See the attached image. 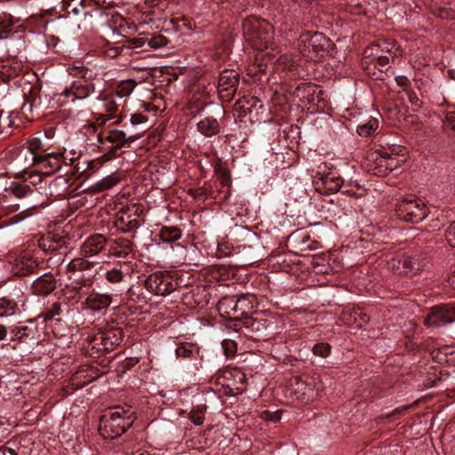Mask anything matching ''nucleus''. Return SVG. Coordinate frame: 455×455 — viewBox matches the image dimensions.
I'll return each instance as SVG.
<instances>
[{"mask_svg":"<svg viewBox=\"0 0 455 455\" xmlns=\"http://www.w3.org/2000/svg\"><path fill=\"white\" fill-rule=\"evenodd\" d=\"M134 420L130 406H116L106 412L100 422V434L104 439H115L124 433Z\"/></svg>","mask_w":455,"mask_h":455,"instance_id":"obj_1","label":"nucleus"},{"mask_svg":"<svg viewBox=\"0 0 455 455\" xmlns=\"http://www.w3.org/2000/svg\"><path fill=\"white\" fill-rule=\"evenodd\" d=\"M243 34L253 48L259 51L267 49L274 38L273 26L266 20L250 15L242 23Z\"/></svg>","mask_w":455,"mask_h":455,"instance_id":"obj_2","label":"nucleus"},{"mask_svg":"<svg viewBox=\"0 0 455 455\" xmlns=\"http://www.w3.org/2000/svg\"><path fill=\"white\" fill-rule=\"evenodd\" d=\"M324 387V384L319 376L312 377L308 382L294 376L289 379L283 392L286 397L292 400L309 403L321 396Z\"/></svg>","mask_w":455,"mask_h":455,"instance_id":"obj_3","label":"nucleus"},{"mask_svg":"<svg viewBox=\"0 0 455 455\" xmlns=\"http://www.w3.org/2000/svg\"><path fill=\"white\" fill-rule=\"evenodd\" d=\"M133 140L134 139L132 137L127 139L125 132L119 130L109 131L107 135H104L103 132L97 135L99 149L100 152L104 153L107 160L116 157L118 151L126 142Z\"/></svg>","mask_w":455,"mask_h":455,"instance_id":"obj_4","label":"nucleus"},{"mask_svg":"<svg viewBox=\"0 0 455 455\" xmlns=\"http://www.w3.org/2000/svg\"><path fill=\"white\" fill-rule=\"evenodd\" d=\"M299 47L303 55L311 59L322 57L330 47V39L320 32H305L299 36Z\"/></svg>","mask_w":455,"mask_h":455,"instance_id":"obj_5","label":"nucleus"},{"mask_svg":"<svg viewBox=\"0 0 455 455\" xmlns=\"http://www.w3.org/2000/svg\"><path fill=\"white\" fill-rule=\"evenodd\" d=\"M95 86L89 81L74 80L58 95V101L64 105L68 102H75L76 100H84L94 92Z\"/></svg>","mask_w":455,"mask_h":455,"instance_id":"obj_6","label":"nucleus"},{"mask_svg":"<svg viewBox=\"0 0 455 455\" xmlns=\"http://www.w3.org/2000/svg\"><path fill=\"white\" fill-rule=\"evenodd\" d=\"M62 164H67L63 153L35 154L33 156V165L38 166L44 176L59 172Z\"/></svg>","mask_w":455,"mask_h":455,"instance_id":"obj_7","label":"nucleus"},{"mask_svg":"<svg viewBox=\"0 0 455 455\" xmlns=\"http://www.w3.org/2000/svg\"><path fill=\"white\" fill-rule=\"evenodd\" d=\"M239 76L234 70H223L219 76L218 89L222 99L231 100L237 90Z\"/></svg>","mask_w":455,"mask_h":455,"instance_id":"obj_8","label":"nucleus"},{"mask_svg":"<svg viewBox=\"0 0 455 455\" xmlns=\"http://www.w3.org/2000/svg\"><path fill=\"white\" fill-rule=\"evenodd\" d=\"M455 313V307L438 306L432 308L429 315L425 319V324L427 327H436L451 323L455 322V317L451 314Z\"/></svg>","mask_w":455,"mask_h":455,"instance_id":"obj_9","label":"nucleus"},{"mask_svg":"<svg viewBox=\"0 0 455 455\" xmlns=\"http://www.w3.org/2000/svg\"><path fill=\"white\" fill-rule=\"evenodd\" d=\"M123 340V332L120 329H111L105 332L98 333L92 339L93 347L98 350H113Z\"/></svg>","mask_w":455,"mask_h":455,"instance_id":"obj_10","label":"nucleus"},{"mask_svg":"<svg viewBox=\"0 0 455 455\" xmlns=\"http://www.w3.org/2000/svg\"><path fill=\"white\" fill-rule=\"evenodd\" d=\"M314 186L315 191L320 195L330 196L339 192L340 188V180L339 178L326 175L314 181Z\"/></svg>","mask_w":455,"mask_h":455,"instance_id":"obj_11","label":"nucleus"},{"mask_svg":"<svg viewBox=\"0 0 455 455\" xmlns=\"http://www.w3.org/2000/svg\"><path fill=\"white\" fill-rule=\"evenodd\" d=\"M414 259L409 256H403L399 259H392L388 262V267L397 274H410L415 273L419 270V265L417 264Z\"/></svg>","mask_w":455,"mask_h":455,"instance_id":"obj_12","label":"nucleus"},{"mask_svg":"<svg viewBox=\"0 0 455 455\" xmlns=\"http://www.w3.org/2000/svg\"><path fill=\"white\" fill-rule=\"evenodd\" d=\"M55 288L54 278L50 274H44L32 283V292L37 296H46Z\"/></svg>","mask_w":455,"mask_h":455,"instance_id":"obj_13","label":"nucleus"},{"mask_svg":"<svg viewBox=\"0 0 455 455\" xmlns=\"http://www.w3.org/2000/svg\"><path fill=\"white\" fill-rule=\"evenodd\" d=\"M106 239L101 235H92L86 239L82 245V254L84 257L97 255L104 247Z\"/></svg>","mask_w":455,"mask_h":455,"instance_id":"obj_14","label":"nucleus"},{"mask_svg":"<svg viewBox=\"0 0 455 455\" xmlns=\"http://www.w3.org/2000/svg\"><path fill=\"white\" fill-rule=\"evenodd\" d=\"M121 210L122 213L120 216V220L122 221H126L132 227L140 226V215L142 213V209L139 204H132L131 205H127L126 209H124V205H122Z\"/></svg>","mask_w":455,"mask_h":455,"instance_id":"obj_15","label":"nucleus"},{"mask_svg":"<svg viewBox=\"0 0 455 455\" xmlns=\"http://www.w3.org/2000/svg\"><path fill=\"white\" fill-rule=\"evenodd\" d=\"M198 132L205 137H212L220 131L218 120L212 116H207L200 120L196 124Z\"/></svg>","mask_w":455,"mask_h":455,"instance_id":"obj_16","label":"nucleus"},{"mask_svg":"<svg viewBox=\"0 0 455 455\" xmlns=\"http://www.w3.org/2000/svg\"><path fill=\"white\" fill-rule=\"evenodd\" d=\"M404 204V210L411 215L412 218L411 220L418 221L419 220H423L426 217V212L423 211L424 203L423 201H403Z\"/></svg>","mask_w":455,"mask_h":455,"instance_id":"obj_17","label":"nucleus"},{"mask_svg":"<svg viewBox=\"0 0 455 455\" xmlns=\"http://www.w3.org/2000/svg\"><path fill=\"white\" fill-rule=\"evenodd\" d=\"M198 353V347L192 343L180 344L175 349L176 356L181 359L194 358Z\"/></svg>","mask_w":455,"mask_h":455,"instance_id":"obj_18","label":"nucleus"},{"mask_svg":"<svg viewBox=\"0 0 455 455\" xmlns=\"http://www.w3.org/2000/svg\"><path fill=\"white\" fill-rule=\"evenodd\" d=\"M214 172L220 179L224 187H229L231 184V175L228 168L220 160L213 165Z\"/></svg>","mask_w":455,"mask_h":455,"instance_id":"obj_19","label":"nucleus"},{"mask_svg":"<svg viewBox=\"0 0 455 455\" xmlns=\"http://www.w3.org/2000/svg\"><path fill=\"white\" fill-rule=\"evenodd\" d=\"M159 235L164 243H172L181 237V231L175 227H163Z\"/></svg>","mask_w":455,"mask_h":455,"instance_id":"obj_20","label":"nucleus"},{"mask_svg":"<svg viewBox=\"0 0 455 455\" xmlns=\"http://www.w3.org/2000/svg\"><path fill=\"white\" fill-rule=\"evenodd\" d=\"M18 311L17 304L12 299L0 298V317L13 315Z\"/></svg>","mask_w":455,"mask_h":455,"instance_id":"obj_21","label":"nucleus"},{"mask_svg":"<svg viewBox=\"0 0 455 455\" xmlns=\"http://www.w3.org/2000/svg\"><path fill=\"white\" fill-rule=\"evenodd\" d=\"M119 182H120L119 176L113 173L111 175L105 177L99 182H97L93 186V188L97 192H101V191H104V190L113 188L114 186L117 185Z\"/></svg>","mask_w":455,"mask_h":455,"instance_id":"obj_22","label":"nucleus"},{"mask_svg":"<svg viewBox=\"0 0 455 455\" xmlns=\"http://www.w3.org/2000/svg\"><path fill=\"white\" fill-rule=\"evenodd\" d=\"M136 82L132 79L123 80L117 84L116 94L119 98L129 96L136 86Z\"/></svg>","mask_w":455,"mask_h":455,"instance_id":"obj_23","label":"nucleus"},{"mask_svg":"<svg viewBox=\"0 0 455 455\" xmlns=\"http://www.w3.org/2000/svg\"><path fill=\"white\" fill-rule=\"evenodd\" d=\"M169 40L161 34L148 36V45L152 49H160L167 45Z\"/></svg>","mask_w":455,"mask_h":455,"instance_id":"obj_24","label":"nucleus"},{"mask_svg":"<svg viewBox=\"0 0 455 455\" xmlns=\"http://www.w3.org/2000/svg\"><path fill=\"white\" fill-rule=\"evenodd\" d=\"M205 410V405H197L192 409L189 418L195 425L201 426L204 423Z\"/></svg>","mask_w":455,"mask_h":455,"instance_id":"obj_25","label":"nucleus"},{"mask_svg":"<svg viewBox=\"0 0 455 455\" xmlns=\"http://www.w3.org/2000/svg\"><path fill=\"white\" fill-rule=\"evenodd\" d=\"M68 74L78 78L77 80L89 81L90 77H87L89 69L84 66H72L68 68Z\"/></svg>","mask_w":455,"mask_h":455,"instance_id":"obj_26","label":"nucleus"},{"mask_svg":"<svg viewBox=\"0 0 455 455\" xmlns=\"http://www.w3.org/2000/svg\"><path fill=\"white\" fill-rule=\"evenodd\" d=\"M362 67H363V70L367 73V75L369 76H371V78L376 79V80H383L384 79L382 75H380L379 73V71L377 72L378 68L375 63H371L365 60L362 62Z\"/></svg>","mask_w":455,"mask_h":455,"instance_id":"obj_27","label":"nucleus"},{"mask_svg":"<svg viewBox=\"0 0 455 455\" xmlns=\"http://www.w3.org/2000/svg\"><path fill=\"white\" fill-rule=\"evenodd\" d=\"M377 126V120L359 125L357 128L358 134L363 137H368L376 130Z\"/></svg>","mask_w":455,"mask_h":455,"instance_id":"obj_28","label":"nucleus"},{"mask_svg":"<svg viewBox=\"0 0 455 455\" xmlns=\"http://www.w3.org/2000/svg\"><path fill=\"white\" fill-rule=\"evenodd\" d=\"M369 171L377 176H386L390 172L387 164L381 165V163H372L369 167Z\"/></svg>","mask_w":455,"mask_h":455,"instance_id":"obj_29","label":"nucleus"},{"mask_svg":"<svg viewBox=\"0 0 455 455\" xmlns=\"http://www.w3.org/2000/svg\"><path fill=\"white\" fill-rule=\"evenodd\" d=\"M60 314V304L54 303L52 307L47 309L41 315L44 317V321L52 320L54 316L59 315Z\"/></svg>","mask_w":455,"mask_h":455,"instance_id":"obj_30","label":"nucleus"},{"mask_svg":"<svg viewBox=\"0 0 455 455\" xmlns=\"http://www.w3.org/2000/svg\"><path fill=\"white\" fill-rule=\"evenodd\" d=\"M313 353L315 355H319L321 357H326L331 351V347L328 344L320 343L313 347Z\"/></svg>","mask_w":455,"mask_h":455,"instance_id":"obj_31","label":"nucleus"},{"mask_svg":"<svg viewBox=\"0 0 455 455\" xmlns=\"http://www.w3.org/2000/svg\"><path fill=\"white\" fill-rule=\"evenodd\" d=\"M379 156H376L373 163H381V165H386L388 167L389 163V150L386 148L379 149L375 152Z\"/></svg>","mask_w":455,"mask_h":455,"instance_id":"obj_32","label":"nucleus"},{"mask_svg":"<svg viewBox=\"0 0 455 455\" xmlns=\"http://www.w3.org/2000/svg\"><path fill=\"white\" fill-rule=\"evenodd\" d=\"M88 262L81 259H72L68 265L67 268L69 271L83 270L86 268Z\"/></svg>","mask_w":455,"mask_h":455,"instance_id":"obj_33","label":"nucleus"},{"mask_svg":"<svg viewBox=\"0 0 455 455\" xmlns=\"http://www.w3.org/2000/svg\"><path fill=\"white\" fill-rule=\"evenodd\" d=\"M442 121L443 125H447L455 132V109L446 111Z\"/></svg>","mask_w":455,"mask_h":455,"instance_id":"obj_34","label":"nucleus"},{"mask_svg":"<svg viewBox=\"0 0 455 455\" xmlns=\"http://www.w3.org/2000/svg\"><path fill=\"white\" fill-rule=\"evenodd\" d=\"M389 58L387 56H379L376 58L375 64L377 65L378 71L380 75L389 68L388 67Z\"/></svg>","mask_w":455,"mask_h":455,"instance_id":"obj_35","label":"nucleus"},{"mask_svg":"<svg viewBox=\"0 0 455 455\" xmlns=\"http://www.w3.org/2000/svg\"><path fill=\"white\" fill-rule=\"evenodd\" d=\"M261 419L267 420V421H273L277 422L281 419V411H264L260 414Z\"/></svg>","mask_w":455,"mask_h":455,"instance_id":"obj_36","label":"nucleus"},{"mask_svg":"<svg viewBox=\"0 0 455 455\" xmlns=\"http://www.w3.org/2000/svg\"><path fill=\"white\" fill-rule=\"evenodd\" d=\"M12 25L13 23L11 16H9L7 20L0 21V27H3V29L0 31V40L4 39L8 36V32L12 27Z\"/></svg>","mask_w":455,"mask_h":455,"instance_id":"obj_37","label":"nucleus"},{"mask_svg":"<svg viewBox=\"0 0 455 455\" xmlns=\"http://www.w3.org/2000/svg\"><path fill=\"white\" fill-rule=\"evenodd\" d=\"M388 150H389L388 170L391 172L396 170L401 165V163L403 160H400L395 157H393L394 155H397V153L394 152L395 149H388Z\"/></svg>","mask_w":455,"mask_h":455,"instance_id":"obj_38","label":"nucleus"},{"mask_svg":"<svg viewBox=\"0 0 455 455\" xmlns=\"http://www.w3.org/2000/svg\"><path fill=\"white\" fill-rule=\"evenodd\" d=\"M106 278L111 283H118L123 278V274L120 270L112 269L106 273Z\"/></svg>","mask_w":455,"mask_h":455,"instance_id":"obj_39","label":"nucleus"},{"mask_svg":"<svg viewBox=\"0 0 455 455\" xmlns=\"http://www.w3.org/2000/svg\"><path fill=\"white\" fill-rule=\"evenodd\" d=\"M446 240L451 247L455 248V221L446 230Z\"/></svg>","mask_w":455,"mask_h":455,"instance_id":"obj_40","label":"nucleus"},{"mask_svg":"<svg viewBox=\"0 0 455 455\" xmlns=\"http://www.w3.org/2000/svg\"><path fill=\"white\" fill-rule=\"evenodd\" d=\"M148 120V116L141 113H135L131 116V124L133 125L146 123Z\"/></svg>","mask_w":455,"mask_h":455,"instance_id":"obj_41","label":"nucleus"},{"mask_svg":"<svg viewBox=\"0 0 455 455\" xmlns=\"http://www.w3.org/2000/svg\"><path fill=\"white\" fill-rule=\"evenodd\" d=\"M315 85L311 83H308V84L301 83L297 86L296 90L297 91L303 90L304 92H306L307 95H313L315 93Z\"/></svg>","mask_w":455,"mask_h":455,"instance_id":"obj_42","label":"nucleus"},{"mask_svg":"<svg viewBox=\"0 0 455 455\" xmlns=\"http://www.w3.org/2000/svg\"><path fill=\"white\" fill-rule=\"evenodd\" d=\"M42 142L38 138H32L28 140V149L35 156L36 151L41 148Z\"/></svg>","mask_w":455,"mask_h":455,"instance_id":"obj_43","label":"nucleus"},{"mask_svg":"<svg viewBox=\"0 0 455 455\" xmlns=\"http://www.w3.org/2000/svg\"><path fill=\"white\" fill-rule=\"evenodd\" d=\"M133 48H141L148 45V36H139L131 41Z\"/></svg>","mask_w":455,"mask_h":455,"instance_id":"obj_44","label":"nucleus"},{"mask_svg":"<svg viewBox=\"0 0 455 455\" xmlns=\"http://www.w3.org/2000/svg\"><path fill=\"white\" fill-rule=\"evenodd\" d=\"M119 105L115 101L113 98H108L106 103L107 111L110 114H115L118 110Z\"/></svg>","mask_w":455,"mask_h":455,"instance_id":"obj_45","label":"nucleus"},{"mask_svg":"<svg viewBox=\"0 0 455 455\" xmlns=\"http://www.w3.org/2000/svg\"><path fill=\"white\" fill-rule=\"evenodd\" d=\"M39 92V88L36 85L31 86L30 88V101L32 105L37 104V101L40 102V98L36 95Z\"/></svg>","mask_w":455,"mask_h":455,"instance_id":"obj_46","label":"nucleus"},{"mask_svg":"<svg viewBox=\"0 0 455 455\" xmlns=\"http://www.w3.org/2000/svg\"><path fill=\"white\" fill-rule=\"evenodd\" d=\"M408 97H409V100L410 102L419 108L421 104V101L419 99V97L417 96L416 92H410L409 94H408Z\"/></svg>","mask_w":455,"mask_h":455,"instance_id":"obj_47","label":"nucleus"},{"mask_svg":"<svg viewBox=\"0 0 455 455\" xmlns=\"http://www.w3.org/2000/svg\"><path fill=\"white\" fill-rule=\"evenodd\" d=\"M28 193H30V194L33 193V190L31 188H29L28 187L23 188L22 191H20V189L16 190V196L18 197L28 196H29Z\"/></svg>","mask_w":455,"mask_h":455,"instance_id":"obj_48","label":"nucleus"},{"mask_svg":"<svg viewBox=\"0 0 455 455\" xmlns=\"http://www.w3.org/2000/svg\"><path fill=\"white\" fill-rule=\"evenodd\" d=\"M224 349H233L235 347V343L233 340H223L221 342Z\"/></svg>","mask_w":455,"mask_h":455,"instance_id":"obj_49","label":"nucleus"},{"mask_svg":"<svg viewBox=\"0 0 455 455\" xmlns=\"http://www.w3.org/2000/svg\"><path fill=\"white\" fill-rule=\"evenodd\" d=\"M0 455H16L13 450L7 447L0 448Z\"/></svg>","mask_w":455,"mask_h":455,"instance_id":"obj_50","label":"nucleus"},{"mask_svg":"<svg viewBox=\"0 0 455 455\" xmlns=\"http://www.w3.org/2000/svg\"><path fill=\"white\" fill-rule=\"evenodd\" d=\"M7 336V330L4 325H0V340H3Z\"/></svg>","mask_w":455,"mask_h":455,"instance_id":"obj_51","label":"nucleus"},{"mask_svg":"<svg viewBox=\"0 0 455 455\" xmlns=\"http://www.w3.org/2000/svg\"><path fill=\"white\" fill-rule=\"evenodd\" d=\"M397 80V84L399 85H404V84H408V79L405 77V76H399L398 78H396Z\"/></svg>","mask_w":455,"mask_h":455,"instance_id":"obj_52","label":"nucleus"},{"mask_svg":"<svg viewBox=\"0 0 455 455\" xmlns=\"http://www.w3.org/2000/svg\"><path fill=\"white\" fill-rule=\"evenodd\" d=\"M142 107L144 108L145 111H150L151 109L155 108V107L152 106L150 103H143Z\"/></svg>","mask_w":455,"mask_h":455,"instance_id":"obj_53","label":"nucleus"},{"mask_svg":"<svg viewBox=\"0 0 455 455\" xmlns=\"http://www.w3.org/2000/svg\"><path fill=\"white\" fill-rule=\"evenodd\" d=\"M12 124V120L11 119L10 116H6L4 120V124L10 127Z\"/></svg>","mask_w":455,"mask_h":455,"instance_id":"obj_54","label":"nucleus"},{"mask_svg":"<svg viewBox=\"0 0 455 455\" xmlns=\"http://www.w3.org/2000/svg\"><path fill=\"white\" fill-rule=\"evenodd\" d=\"M97 168V164H95L94 162H88V169L94 172Z\"/></svg>","mask_w":455,"mask_h":455,"instance_id":"obj_55","label":"nucleus"},{"mask_svg":"<svg viewBox=\"0 0 455 455\" xmlns=\"http://www.w3.org/2000/svg\"><path fill=\"white\" fill-rule=\"evenodd\" d=\"M132 455H150V454L148 451H138L132 452Z\"/></svg>","mask_w":455,"mask_h":455,"instance_id":"obj_56","label":"nucleus"},{"mask_svg":"<svg viewBox=\"0 0 455 455\" xmlns=\"http://www.w3.org/2000/svg\"><path fill=\"white\" fill-rule=\"evenodd\" d=\"M408 408H409V406H403V407L397 408L395 410V411H397V412L405 411L406 410H408Z\"/></svg>","mask_w":455,"mask_h":455,"instance_id":"obj_57","label":"nucleus"},{"mask_svg":"<svg viewBox=\"0 0 455 455\" xmlns=\"http://www.w3.org/2000/svg\"><path fill=\"white\" fill-rule=\"evenodd\" d=\"M3 113H4V111L0 110V133L3 132V129H2V125H3L2 116H3Z\"/></svg>","mask_w":455,"mask_h":455,"instance_id":"obj_58","label":"nucleus"},{"mask_svg":"<svg viewBox=\"0 0 455 455\" xmlns=\"http://www.w3.org/2000/svg\"><path fill=\"white\" fill-rule=\"evenodd\" d=\"M368 51H369L368 49H366V50L364 51L365 58H369L371 55H372V53H368Z\"/></svg>","mask_w":455,"mask_h":455,"instance_id":"obj_59","label":"nucleus"},{"mask_svg":"<svg viewBox=\"0 0 455 455\" xmlns=\"http://www.w3.org/2000/svg\"><path fill=\"white\" fill-rule=\"evenodd\" d=\"M444 12L446 13V12H447V11H445V10H441V12H440V14H439V15H440L441 17H444V16H445V15H444Z\"/></svg>","mask_w":455,"mask_h":455,"instance_id":"obj_60","label":"nucleus"},{"mask_svg":"<svg viewBox=\"0 0 455 455\" xmlns=\"http://www.w3.org/2000/svg\"><path fill=\"white\" fill-rule=\"evenodd\" d=\"M45 135H46L48 138H51V137H52V133H51V132H45Z\"/></svg>","mask_w":455,"mask_h":455,"instance_id":"obj_61","label":"nucleus"}]
</instances>
